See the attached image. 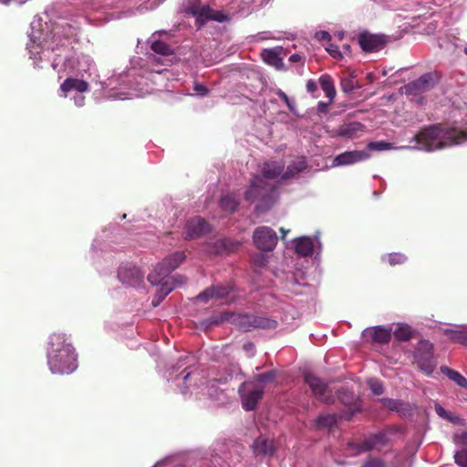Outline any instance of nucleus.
<instances>
[{"label": "nucleus", "mask_w": 467, "mask_h": 467, "mask_svg": "<svg viewBox=\"0 0 467 467\" xmlns=\"http://www.w3.org/2000/svg\"><path fill=\"white\" fill-rule=\"evenodd\" d=\"M283 170V163L268 161L262 168V177L255 175L253 178L249 189L245 192V199L250 202L259 201L255 207L256 212L268 210L276 201L277 194L275 186L265 180L278 177Z\"/></svg>", "instance_id": "nucleus-1"}, {"label": "nucleus", "mask_w": 467, "mask_h": 467, "mask_svg": "<svg viewBox=\"0 0 467 467\" xmlns=\"http://www.w3.org/2000/svg\"><path fill=\"white\" fill-rule=\"evenodd\" d=\"M204 297V292H202L200 293L198 296H197V298L200 299V298H202Z\"/></svg>", "instance_id": "nucleus-54"}, {"label": "nucleus", "mask_w": 467, "mask_h": 467, "mask_svg": "<svg viewBox=\"0 0 467 467\" xmlns=\"http://www.w3.org/2000/svg\"><path fill=\"white\" fill-rule=\"evenodd\" d=\"M457 443L467 446V431H464L456 437Z\"/></svg>", "instance_id": "nucleus-46"}, {"label": "nucleus", "mask_w": 467, "mask_h": 467, "mask_svg": "<svg viewBox=\"0 0 467 467\" xmlns=\"http://www.w3.org/2000/svg\"><path fill=\"white\" fill-rule=\"evenodd\" d=\"M317 36L320 40H329L330 39V35L327 31H320L317 34Z\"/></svg>", "instance_id": "nucleus-48"}, {"label": "nucleus", "mask_w": 467, "mask_h": 467, "mask_svg": "<svg viewBox=\"0 0 467 467\" xmlns=\"http://www.w3.org/2000/svg\"><path fill=\"white\" fill-rule=\"evenodd\" d=\"M455 462L461 467H467V450L462 449L454 454Z\"/></svg>", "instance_id": "nucleus-39"}, {"label": "nucleus", "mask_w": 467, "mask_h": 467, "mask_svg": "<svg viewBox=\"0 0 467 467\" xmlns=\"http://www.w3.org/2000/svg\"><path fill=\"white\" fill-rule=\"evenodd\" d=\"M343 90L347 91V88L344 84H343Z\"/></svg>", "instance_id": "nucleus-57"}, {"label": "nucleus", "mask_w": 467, "mask_h": 467, "mask_svg": "<svg viewBox=\"0 0 467 467\" xmlns=\"http://www.w3.org/2000/svg\"><path fill=\"white\" fill-rule=\"evenodd\" d=\"M406 259V256L400 253H392L388 255V261L391 265L402 264Z\"/></svg>", "instance_id": "nucleus-41"}, {"label": "nucleus", "mask_w": 467, "mask_h": 467, "mask_svg": "<svg viewBox=\"0 0 467 467\" xmlns=\"http://www.w3.org/2000/svg\"><path fill=\"white\" fill-rule=\"evenodd\" d=\"M368 148L370 150H378V151L396 149L395 147L392 146L391 143H389V142H386V141L369 142L368 145Z\"/></svg>", "instance_id": "nucleus-37"}, {"label": "nucleus", "mask_w": 467, "mask_h": 467, "mask_svg": "<svg viewBox=\"0 0 467 467\" xmlns=\"http://www.w3.org/2000/svg\"><path fill=\"white\" fill-rule=\"evenodd\" d=\"M339 417L337 414H321L315 421V427L318 430L331 431L337 425Z\"/></svg>", "instance_id": "nucleus-25"}, {"label": "nucleus", "mask_w": 467, "mask_h": 467, "mask_svg": "<svg viewBox=\"0 0 467 467\" xmlns=\"http://www.w3.org/2000/svg\"><path fill=\"white\" fill-rule=\"evenodd\" d=\"M60 89L64 93V96L67 97V94L73 89L81 93L88 91V83L78 78H67L61 84Z\"/></svg>", "instance_id": "nucleus-22"}, {"label": "nucleus", "mask_w": 467, "mask_h": 467, "mask_svg": "<svg viewBox=\"0 0 467 467\" xmlns=\"http://www.w3.org/2000/svg\"><path fill=\"white\" fill-rule=\"evenodd\" d=\"M217 244L220 248L215 251L216 253H230L234 250L233 247H228V241L221 240L217 242Z\"/></svg>", "instance_id": "nucleus-44"}, {"label": "nucleus", "mask_w": 467, "mask_h": 467, "mask_svg": "<svg viewBox=\"0 0 467 467\" xmlns=\"http://www.w3.org/2000/svg\"><path fill=\"white\" fill-rule=\"evenodd\" d=\"M306 161L305 158L300 157L296 159L291 165L287 167V170L283 174L282 179L286 180L289 179L298 172L304 171L306 168Z\"/></svg>", "instance_id": "nucleus-30"}, {"label": "nucleus", "mask_w": 467, "mask_h": 467, "mask_svg": "<svg viewBox=\"0 0 467 467\" xmlns=\"http://www.w3.org/2000/svg\"><path fill=\"white\" fill-rule=\"evenodd\" d=\"M205 227H206V232L208 231V224L206 223L205 224Z\"/></svg>", "instance_id": "nucleus-59"}, {"label": "nucleus", "mask_w": 467, "mask_h": 467, "mask_svg": "<svg viewBox=\"0 0 467 467\" xmlns=\"http://www.w3.org/2000/svg\"><path fill=\"white\" fill-rule=\"evenodd\" d=\"M276 450L273 440L259 436L252 444V451L255 456H272Z\"/></svg>", "instance_id": "nucleus-17"}, {"label": "nucleus", "mask_w": 467, "mask_h": 467, "mask_svg": "<svg viewBox=\"0 0 467 467\" xmlns=\"http://www.w3.org/2000/svg\"><path fill=\"white\" fill-rule=\"evenodd\" d=\"M279 97L287 104V106L291 109V104L288 97L283 91L278 92Z\"/></svg>", "instance_id": "nucleus-51"}, {"label": "nucleus", "mask_w": 467, "mask_h": 467, "mask_svg": "<svg viewBox=\"0 0 467 467\" xmlns=\"http://www.w3.org/2000/svg\"><path fill=\"white\" fill-rule=\"evenodd\" d=\"M181 12L186 16L195 18V25L200 29L204 25V5L202 0H186L181 6Z\"/></svg>", "instance_id": "nucleus-9"}, {"label": "nucleus", "mask_w": 467, "mask_h": 467, "mask_svg": "<svg viewBox=\"0 0 467 467\" xmlns=\"http://www.w3.org/2000/svg\"><path fill=\"white\" fill-rule=\"evenodd\" d=\"M182 379L185 389L184 390H182L183 393H185L186 390H189L192 388H199L203 384L202 370L200 369L199 368H187L182 372Z\"/></svg>", "instance_id": "nucleus-14"}, {"label": "nucleus", "mask_w": 467, "mask_h": 467, "mask_svg": "<svg viewBox=\"0 0 467 467\" xmlns=\"http://www.w3.org/2000/svg\"><path fill=\"white\" fill-rule=\"evenodd\" d=\"M289 60L291 62H298L301 60V56L298 54H294L289 57Z\"/></svg>", "instance_id": "nucleus-53"}, {"label": "nucleus", "mask_w": 467, "mask_h": 467, "mask_svg": "<svg viewBox=\"0 0 467 467\" xmlns=\"http://www.w3.org/2000/svg\"><path fill=\"white\" fill-rule=\"evenodd\" d=\"M244 348L246 352H248L252 355L254 353V350H255L254 345L253 343L244 344Z\"/></svg>", "instance_id": "nucleus-50"}, {"label": "nucleus", "mask_w": 467, "mask_h": 467, "mask_svg": "<svg viewBox=\"0 0 467 467\" xmlns=\"http://www.w3.org/2000/svg\"><path fill=\"white\" fill-rule=\"evenodd\" d=\"M185 254L180 251L165 257L155 266L153 271L149 274V282L152 285H156L158 282H161L165 278H176L175 276H170V274L185 260ZM180 277L181 276H178L177 278L180 280Z\"/></svg>", "instance_id": "nucleus-3"}, {"label": "nucleus", "mask_w": 467, "mask_h": 467, "mask_svg": "<svg viewBox=\"0 0 467 467\" xmlns=\"http://www.w3.org/2000/svg\"><path fill=\"white\" fill-rule=\"evenodd\" d=\"M319 84L327 98L329 99V103H332L336 97V88L332 78L329 75H322L319 78Z\"/></svg>", "instance_id": "nucleus-28"}, {"label": "nucleus", "mask_w": 467, "mask_h": 467, "mask_svg": "<svg viewBox=\"0 0 467 467\" xmlns=\"http://www.w3.org/2000/svg\"><path fill=\"white\" fill-rule=\"evenodd\" d=\"M209 297L223 300L225 303H232L236 299V293L234 286L230 285H216L206 289V300Z\"/></svg>", "instance_id": "nucleus-15"}, {"label": "nucleus", "mask_w": 467, "mask_h": 467, "mask_svg": "<svg viewBox=\"0 0 467 467\" xmlns=\"http://www.w3.org/2000/svg\"><path fill=\"white\" fill-rule=\"evenodd\" d=\"M183 282L182 277H180V280L178 278H165L161 282H158L156 285L160 284L161 286L156 292L152 305L154 306H158L174 288L182 285Z\"/></svg>", "instance_id": "nucleus-16"}, {"label": "nucleus", "mask_w": 467, "mask_h": 467, "mask_svg": "<svg viewBox=\"0 0 467 467\" xmlns=\"http://www.w3.org/2000/svg\"><path fill=\"white\" fill-rule=\"evenodd\" d=\"M118 278L124 285L137 286L143 282L144 274L134 265H125L119 268Z\"/></svg>", "instance_id": "nucleus-10"}, {"label": "nucleus", "mask_w": 467, "mask_h": 467, "mask_svg": "<svg viewBox=\"0 0 467 467\" xmlns=\"http://www.w3.org/2000/svg\"><path fill=\"white\" fill-rule=\"evenodd\" d=\"M329 104H330L329 101L327 103L323 102V101L318 102L317 111L320 113H326L327 111V108H328Z\"/></svg>", "instance_id": "nucleus-47"}, {"label": "nucleus", "mask_w": 467, "mask_h": 467, "mask_svg": "<svg viewBox=\"0 0 467 467\" xmlns=\"http://www.w3.org/2000/svg\"><path fill=\"white\" fill-rule=\"evenodd\" d=\"M441 371L444 376L454 381L461 388L467 389V379L458 371L449 367H441Z\"/></svg>", "instance_id": "nucleus-29"}, {"label": "nucleus", "mask_w": 467, "mask_h": 467, "mask_svg": "<svg viewBox=\"0 0 467 467\" xmlns=\"http://www.w3.org/2000/svg\"><path fill=\"white\" fill-rule=\"evenodd\" d=\"M431 87V76L423 75L418 79L410 82L405 86L406 93L409 95H417L429 90Z\"/></svg>", "instance_id": "nucleus-19"}, {"label": "nucleus", "mask_w": 467, "mask_h": 467, "mask_svg": "<svg viewBox=\"0 0 467 467\" xmlns=\"http://www.w3.org/2000/svg\"><path fill=\"white\" fill-rule=\"evenodd\" d=\"M254 328H261V329H275L277 326V322L275 319L254 316Z\"/></svg>", "instance_id": "nucleus-31"}, {"label": "nucleus", "mask_w": 467, "mask_h": 467, "mask_svg": "<svg viewBox=\"0 0 467 467\" xmlns=\"http://www.w3.org/2000/svg\"><path fill=\"white\" fill-rule=\"evenodd\" d=\"M370 156L367 150L345 151L335 157L333 166L351 165L368 159Z\"/></svg>", "instance_id": "nucleus-11"}, {"label": "nucleus", "mask_w": 467, "mask_h": 467, "mask_svg": "<svg viewBox=\"0 0 467 467\" xmlns=\"http://www.w3.org/2000/svg\"><path fill=\"white\" fill-rule=\"evenodd\" d=\"M368 384L371 391L373 392V394L379 396L384 392L383 386L379 380L374 379H369L368 380Z\"/></svg>", "instance_id": "nucleus-40"}, {"label": "nucleus", "mask_w": 467, "mask_h": 467, "mask_svg": "<svg viewBox=\"0 0 467 467\" xmlns=\"http://www.w3.org/2000/svg\"><path fill=\"white\" fill-rule=\"evenodd\" d=\"M327 51L334 57H340V52L339 50L337 49V47H334V46H331L330 47L327 48Z\"/></svg>", "instance_id": "nucleus-49"}, {"label": "nucleus", "mask_w": 467, "mask_h": 467, "mask_svg": "<svg viewBox=\"0 0 467 467\" xmlns=\"http://www.w3.org/2000/svg\"><path fill=\"white\" fill-rule=\"evenodd\" d=\"M50 349L47 352L48 366L52 373L70 374L78 368V355L63 333H53L49 337Z\"/></svg>", "instance_id": "nucleus-2"}, {"label": "nucleus", "mask_w": 467, "mask_h": 467, "mask_svg": "<svg viewBox=\"0 0 467 467\" xmlns=\"http://www.w3.org/2000/svg\"><path fill=\"white\" fill-rule=\"evenodd\" d=\"M253 262L257 266H264L267 263V257L264 254H255L253 257Z\"/></svg>", "instance_id": "nucleus-43"}, {"label": "nucleus", "mask_w": 467, "mask_h": 467, "mask_svg": "<svg viewBox=\"0 0 467 467\" xmlns=\"http://www.w3.org/2000/svg\"><path fill=\"white\" fill-rule=\"evenodd\" d=\"M239 392L244 409L249 411L254 410L262 399L264 387L254 383H244L239 388Z\"/></svg>", "instance_id": "nucleus-6"}, {"label": "nucleus", "mask_w": 467, "mask_h": 467, "mask_svg": "<svg viewBox=\"0 0 467 467\" xmlns=\"http://www.w3.org/2000/svg\"><path fill=\"white\" fill-rule=\"evenodd\" d=\"M360 467H387V465L379 458H369Z\"/></svg>", "instance_id": "nucleus-42"}, {"label": "nucleus", "mask_w": 467, "mask_h": 467, "mask_svg": "<svg viewBox=\"0 0 467 467\" xmlns=\"http://www.w3.org/2000/svg\"><path fill=\"white\" fill-rule=\"evenodd\" d=\"M363 337L376 343L386 344L391 338V329L380 326L367 328L363 331Z\"/></svg>", "instance_id": "nucleus-18"}, {"label": "nucleus", "mask_w": 467, "mask_h": 467, "mask_svg": "<svg viewBox=\"0 0 467 467\" xmlns=\"http://www.w3.org/2000/svg\"><path fill=\"white\" fill-rule=\"evenodd\" d=\"M204 230V220L195 217L189 220L185 226L184 235L186 239H195L202 235Z\"/></svg>", "instance_id": "nucleus-21"}, {"label": "nucleus", "mask_w": 467, "mask_h": 467, "mask_svg": "<svg viewBox=\"0 0 467 467\" xmlns=\"http://www.w3.org/2000/svg\"><path fill=\"white\" fill-rule=\"evenodd\" d=\"M206 21L207 20H213L217 22H223L228 19V16L224 15L222 12L214 11L211 9L209 6L206 5Z\"/></svg>", "instance_id": "nucleus-35"}, {"label": "nucleus", "mask_w": 467, "mask_h": 467, "mask_svg": "<svg viewBox=\"0 0 467 467\" xmlns=\"http://www.w3.org/2000/svg\"><path fill=\"white\" fill-rule=\"evenodd\" d=\"M194 90L202 95L204 94V86L202 84L195 83Z\"/></svg>", "instance_id": "nucleus-52"}, {"label": "nucleus", "mask_w": 467, "mask_h": 467, "mask_svg": "<svg viewBox=\"0 0 467 467\" xmlns=\"http://www.w3.org/2000/svg\"><path fill=\"white\" fill-rule=\"evenodd\" d=\"M393 335L400 341H408L411 337V330L407 325H399L394 330Z\"/></svg>", "instance_id": "nucleus-33"}, {"label": "nucleus", "mask_w": 467, "mask_h": 467, "mask_svg": "<svg viewBox=\"0 0 467 467\" xmlns=\"http://www.w3.org/2000/svg\"><path fill=\"white\" fill-rule=\"evenodd\" d=\"M275 370H269L265 373L258 374L254 377V384L259 385L260 383H269L275 379Z\"/></svg>", "instance_id": "nucleus-36"}, {"label": "nucleus", "mask_w": 467, "mask_h": 467, "mask_svg": "<svg viewBox=\"0 0 467 467\" xmlns=\"http://www.w3.org/2000/svg\"><path fill=\"white\" fill-rule=\"evenodd\" d=\"M436 413L442 419L448 420L453 423H457L460 419L458 417L451 416L446 410L440 404H435Z\"/></svg>", "instance_id": "nucleus-38"}, {"label": "nucleus", "mask_w": 467, "mask_h": 467, "mask_svg": "<svg viewBox=\"0 0 467 467\" xmlns=\"http://www.w3.org/2000/svg\"><path fill=\"white\" fill-rule=\"evenodd\" d=\"M261 57L266 64L276 69H281L284 67L283 59L280 57V49L278 48L264 49L261 52Z\"/></svg>", "instance_id": "nucleus-23"}, {"label": "nucleus", "mask_w": 467, "mask_h": 467, "mask_svg": "<svg viewBox=\"0 0 467 467\" xmlns=\"http://www.w3.org/2000/svg\"><path fill=\"white\" fill-rule=\"evenodd\" d=\"M444 333L451 342L467 346V329L462 326H458L455 329H445Z\"/></svg>", "instance_id": "nucleus-27"}, {"label": "nucleus", "mask_w": 467, "mask_h": 467, "mask_svg": "<svg viewBox=\"0 0 467 467\" xmlns=\"http://www.w3.org/2000/svg\"><path fill=\"white\" fill-rule=\"evenodd\" d=\"M464 53L467 55V47L464 48Z\"/></svg>", "instance_id": "nucleus-58"}, {"label": "nucleus", "mask_w": 467, "mask_h": 467, "mask_svg": "<svg viewBox=\"0 0 467 467\" xmlns=\"http://www.w3.org/2000/svg\"><path fill=\"white\" fill-rule=\"evenodd\" d=\"M386 44L383 35L363 33L359 36L361 48L368 52H375L382 49Z\"/></svg>", "instance_id": "nucleus-12"}, {"label": "nucleus", "mask_w": 467, "mask_h": 467, "mask_svg": "<svg viewBox=\"0 0 467 467\" xmlns=\"http://www.w3.org/2000/svg\"><path fill=\"white\" fill-rule=\"evenodd\" d=\"M306 90L310 94H314L316 91H317V84L315 80L309 79L306 82Z\"/></svg>", "instance_id": "nucleus-45"}, {"label": "nucleus", "mask_w": 467, "mask_h": 467, "mask_svg": "<svg viewBox=\"0 0 467 467\" xmlns=\"http://www.w3.org/2000/svg\"><path fill=\"white\" fill-rule=\"evenodd\" d=\"M364 126L359 122H349L341 125L337 130V135L340 137L354 138L363 132Z\"/></svg>", "instance_id": "nucleus-26"}, {"label": "nucleus", "mask_w": 467, "mask_h": 467, "mask_svg": "<svg viewBox=\"0 0 467 467\" xmlns=\"http://www.w3.org/2000/svg\"><path fill=\"white\" fill-rule=\"evenodd\" d=\"M389 443L388 432L381 431L367 437L361 443L348 442L346 451L348 456L358 455L372 450L379 451Z\"/></svg>", "instance_id": "nucleus-4"}, {"label": "nucleus", "mask_w": 467, "mask_h": 467, "mask_svg": "<svg viewBox=\"0 0 467 467\" xmlns=\"http://www.w3.org/2000/svg\"><path fill=\"white\" fill-rule=\"evenodd\" d=\"M220 205L223 210L233 213L235 211V209L238 205V202L234 196L225 195V196L222 197V199L220 201Z\"/></svg>", "instance_id": "nucleus-34"}, {"label": "nucleus", "mask_w": 467, "mask_h": 467, "mask_svg": "<svg viewBox=\"0 0 467 467\" xmlns=\"http://www.w3.org/2000/svg\"><path fill=\"white\" fill-rule=\"evenodd\" d=\"M205 251H206V254L209 252V247H208V244H206Z\"/></svg>", "instance_id": "nucleus-56"}, {"label": "nucleus", "mask_w": 467, "mask_h": 467, "mask_svg": "<svg viewBox=\"0 0 467 467\" xmlns=\"http://www.w3.org/2000/svg\"><path fill=\"white\" fill-rule=\"evenodd\" d=\"M296 252L302 256H310L313 254L315 249L314 241L307 236H302L296 238Z\"/></svg>", "instance_id": "nucleus-24"}, {"label": "nucleus", "mask_w": 467, "mask_h": 467, "mask_svg": "<svg viewBox=\"0 0 467 467\" xmlns=\"http://www.w3.org/2000/svg\"><path fill=\"white\" fill-rule=\"evenodd\" d=\"M305 382L311 389L314 396L321 402L329 404L334 401L332 390L319 378L307 372L305 374Z\"/></svg>", "instance_id": "nucleus-7"}, {"label": "nucleus", "mask_w": 467, "mask_h": 467, "mask_svg": "<svg viewBox=\"0 0 467 467\" xmlns=\"http://www.w3.org/2000/svg\"><path fill=\"white\" fill-rule=\"evenodd\" d=\"M381 402L389 410L396 411L402 416H409L412 413V406L406 401L393 399H382Z\"/></svg>", "instance_id": "nucleus-20"}, {"label": "nucleus", "mask_w": 467, "mask_h": 467, "mask_svg": "<svg viewBox=\"0 0 467 467\" xmlns=\"http://www.w3.org/2000/svg\"><path fill=\"white\" fill-rule=\"evenodd\" d=\"M280 231L284 234V236L288 233V231L285 230L284 228H281Z\"/></svg>", "instance_id": "nucleus-55"}, {"label": "nucleus", "mask_w": 467, "mask_h": 467, "mask_svg": "<svg viewBox=\"0 0 467 467\" xmlns=\"http://www.w3.org/2000/svg\"><path fill=\"white\" fill-rule=\"evenodd\" d=\"M414 358L420 368L427 375H431L436 368L433 357V344L429 340H420L415 349Z\"/></svg>", "instance_id": "nucleus-5"}, {"label": "nucleus", "mask_w": 467, "mask_h": 467, "mask_svg": "<svg viewBox=\"0 0 467 467\" xmlns=\"http://www.w3.org/2000/svg\"><path fill=\"white\" fill-rule=\"evenodd\" d=\"M254 245L261 251H272L277 244L276 233L268 226L257 227L253 234Z\"/></svg>", "instance_id": "nucleus-8"}, {"label": "nucleus", "mask_w": 467, "mask_h": 467, "mask_svg": "<svg viewBox=\"0 0 467 467\" xmlns=\"http://www.w3.org/2000/svg\"><path fill=\"white\" fill-rule=\"evenodd\" d=\"M150 48L153 52L162 56H170L173 53L171 46L161 40L153 41L150 45Z\"/></svg>", "instance_id": "nucleus-32"}, {"label": "nucleus", "mask_w": 467, "mask_h": 467, "mask_svg": "<svg viewBox=\"0 0 467 467\" xmlns=\"http://www.w3.org/2000/svg\"><path fill=\"white\" fill-rule=\"evenodd\" d=\"M254 315H243L236 313H223L221 317V321H229L239 329L249 331L254 328Z\"/></svg>", "instance_id": "nucleus-13"}]
</instances>
